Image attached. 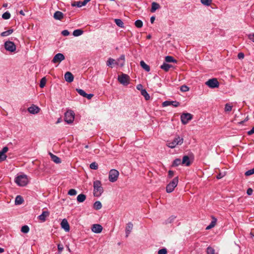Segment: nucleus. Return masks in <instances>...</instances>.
<instances>
[{
  "instance_id": "nucleus-1",
  "label": "nucleus",
  "mask_w": 254,
  "mask_h": 254,
  "mask_svg": "<svg viewBox=\"0 0 254 254\" xmlns=\"http://www.w3.org/2000/svg\"><path fill=\"white\" fill-rule=\"evenodd\" d=\"M15 183L19 186L24 187L29 183L28 176L25 174L18 175L15 178Z\"/></svg>"
},
{
  "instance_id": "nucleus-2",
  "label": "nucleus",
  "mask_w": 254,
  "mask_h": 254,
  "mask_svg": "<svg viewBox=\"0 0 254 254\" xmlns=\"http://www.w3.org/2000/svg\"><path fill=\"white\" fill-rule=\"evenodd\" d=\"M94 187V195L96 197L100 196L103 192V189L102 187L101 182L99 181H95L93 183Z\"/></svg>"
},
{
  "instance_id": "nucleus-3",
  "label": "nucleus",
  "mask_w": 254,
  "mask_h": 254,
  "mask_svg": "<svg viewBox=\"0 0 254 254\" xmlns=\"http://www.w3.org/2000/svg\"><path fill=\"white\" fill-rule=\"evenodd\" d=\"M183 143V138L177 136L172 141H168L167 146L171 148H174L178 145H181Z\"/></svg>"
},
{
  "instance_id": "nucleus-4",
  "label": "nucleus",
  "mask_w": 254,
  "mask_h": 254,
  "mask_svg": "<svg viewBox=\"0 0 254 254\" xmlns=\"http://www.w3.org/2000/svg\"><path fill=\"white\" fill-rule=\"evenodd\" d=\"M178 177H175L173 180L167 185L166 187V191L168 193L172 192L174 189L177 187L178 183Z\"/></svg>"
},
{
  "instance_id": "nucleus-5",
  "label": "nucleus",
  "mask_w": 254,
  "mask_h": 254,
  "mask_svg": "<svg viewBox=\"0 0 254 254\" xmlns=\"http://www.w3.org/2000/svg\"><path fill=\"white\" fill-rule=\"evenodd\" d=\"M119 172L116 169H112L109 172V180L111 182H116L119 177Z\"/></svg>"
},
{
  "instance_id": "nucleus-6",
  "label": "nucleus",
  "mask_w": 254,
  "mask_h": 254,
  "mask_svg": "<svg viewBox=\"0 0 254 254\" xmlns=\"http://www.w3.org/2000/svg\"><path fill=\"white\" fill-rule=\"evenodd\" d=\"M4 46L5 49L10 52H14L16 49L15 44L10 41H6L4 43Z\"/></svg>"
},
{
  "instance_id": "nucleus-7",
  "label": "nucleus",
  "mask_w": 254,
  "mask_h": 254,
  "mask_svg": "<svg viewBox=\"0 0 254 254\" xmlns=\"http://www.w3.org/2000/svg\"><path fill=\"white\" fill-rule=\"evenodd\" d=\"M74 119V113L72 111H67L64 114V121L68 124L73 122Z\"/></svg>"
},
{
  "instance_id": "nucleus-8",
  "label": "nucleus",
  "mask_w": 254,
  "mask_h": 254,
  "mask_svg": "<svg viewBox=\"0 0 254 254\" xmlns=\"http://www.w3.org/2000/svg\"><path fill=\"white\" fill-rule=\"evenodd\" d=\"M205 84L210 88H215L219 87V83L216 78H212L207 81Z\"/></svg>"
},
{
  "instance_id": "nucleus-9",
  "label": "nucleus",
  "mask_w": 254,
  "mask_h": 254,
  "mask_svg": "<svg viewBox=\"0 0 254 254\" xmlns=\"http://www.w3.org/2000/svg\"><path fill=\"white\" fill-rule=\"evenodd\" d=\"M119 81L124 85H127L129 83V76L124 73H122L121 75L118 76Z\"/></svg>"
},
{
  "instance_id": "nucleus-10",
  "label": "nucleus",
  "mask_w": 254,
  "mask_h": 254,
  "mask_svg": "<svg viewBox=\"0 0 254 254\" xmlns=\"http://www.w3.org/2000/svg\"><path fill=\"white\" fill-rule=\"evenodd\" d=\"M192 118V116L190 113H183L181 116V122L183 124L186 125Z\"/></svg>"
},
{
  "instance_id": "nucleus-11",
  "label": "nucleus",
  "mask_w": 254,
  "mask_h": 254,
  "mask_svg": "<svg viewBox=\"0 0 254 254\" xmlns=\"http://www.w3.org/2000/svg\"><path fill=\"white\" fill-rule=\"evenodd\" d=\"M65 59L64 56L62 53H58L56 54L53 58L52 62L56 63H60L62 61Z\"/></svg>"
},
{
  "instance_id": "nucleus-12",
  "label": "nucleus",
  "mask_w": 254,
  "mask_h": 254,
  "mask_svg": "<svg viewBox=\"0 0 254 254\" xmlns=\"http://www.w3.org/2000/svg\"><path fill=\"white\" fill-rule=\"evenodd\" d=\"M162 105L163 107H166L170 105H172L174 107H177L180 105V103L178 101H166L162 103Z\"/></svg>"
},
{
  "instance_id": "nucleus-13",
  "label": "nucleus",
  "mask_w": 254,
  "mask_h": 254,
  "mask_svg": "<svg viewBox=\"0 0 254 254\" xmlns=\"http://www.w3.org/2000/svg\"><path fill=\"white\" fill-rule=\"evenodd\" d=\"M91 230L94 233H100L102 232L103 227L100 224H93L92 226Z\"/></svg>"
},
{
  "instance_id": "nucleus-14",
  "label": "nucleus",
  "mask_w": 254,
  "mask_h": 254,
  "mask_svg": "<svg viewBox=\"0 0 254 254\" xmlns=\"http://www.w3.org/2000/svg\"><path fill=\"white\" fill-rule=\"evenodd\" d=\"M40 109L37 106L33 105L28 108V112L32 114H36L39 112Z\"/></svg>"
},
{
  "instance_id": "nucleus-15",
  "label": "nucleus",
  "mask_w": 254,
  "mask_h": 254,
  "mask_svg": "<svg viewBox=\"0 0 254 254\" xmlns=\"http://www.w3.org/2000/svg\"><path fill=\"white\" fill-rule=\"evenodd\" d=\"M61 227L65 231L68 232L70 230L69 225L66 219H64L61 223Z\"/></svg>"
},
{
  "instance_id": "nucleus-16",
  "label": "nucleus",
  "mask_w": 254,
  "mask_h": 254,
  "mask_svg": "<svg viewBox=\"0 0 254 254\" xmlns=\"http://www.w3.org/2000/svg\"><path fill=\"white\" fill-rule=\"evenodd\" d=\"M64 79L66 81L70 83L73 81L74 76L70 72L67 71L64 74Z\"/></svg>"
},
{
  "instance_id": "nucleus-17",
  "label": "nucleus",
  "mask_w": 254,
  "mask_h": 254,
  "mask_svg": "<svg viewBox=\"0 0 254 254\" xmlns=\"http://www.w3.org/2000/svg\"><path fill=\"white\" fill-rule=\"evenodd\" d=\"M125 63V56L124 55H122L120 56L119 58H118L116 61V64L120 65L121 66H123Z\"/></svg>"
},
{
  "instance_id": "nucleus-18",
  "label": "nucleus",
  "mask_w": 254,
  "mask_h": 254,
  "mask_svg": "<svg viewBox=\"0 0 254 254\" xmlns=\"http://www.w3.org/2000/svg\"><path fill=\"white\" fill-rule=\"evenodd\" d=\"M133 228V224L131 222H128L126 228V237H127Z\"/></svg>"
},
{
  "instance_id": "nucleus-19",
  "label": "nucleus",
  "mask_w": 254,
  "mask_h": 254,
  "mask_svg": "<svg viewBox=\"0 0 254 254\" xmlns=\"http://www.w3.org/2000/svg\"><path fill=\"white\" fill-rule=\"evenodd\" d=\"M54 18L56 20H61L64 18V14L60 11H57L54 14Z\"/></svg>"
},
{
  "instance_id": "nucleus-20",
  "label": "nucleus",
  "mask_w": 254,
  "mask_h": 254,
  "mask_svg": "<svg viewBox=\"0 0 254 254\" xmlns=\"http://www.w3.org/2000/svg\"><path fill=\"white\" fill-rule=\"evenodd\" d=\"M49 212L48 211H43L42 212V213L38 216V218H39V220L44 222L46 220V217L49 216Z\"/></svg>"
},
{
  "instance_id": "nucleus-21",
  "label": "nucleus",
  "mask_w": 254,
  "mask_h": 254,
  "mask_svg": "<svg viewBox=\"0 0 254 254\" xmlns=\"http://www.w3.org/2000/svg\"><path fill=\"white\" fill-rule=\"evenodd\" d=\"M182 164L183 165H185L187 166H189L190 164V158L188 156H184L183 158L182 161Z\"/></svg>"
},
{
  "instance_id": "nucleus-22",
  "label": "nucleus",
  "mask_w": 254,
  "mask_h": 254,
  "mask_svg": "<svg viewBox=\"0 0 254 254\" xmlns=\"http://www.w3.org/2000/svg\"><path fill=\"white\" fill-rule=\"evenodd\" d=\"M52 160L56 163H61V159L59 157L57 156L56 155H54L53 154L50 153H49Z\"/></svg>"
},
{
  "instance_id": "nucleus-23",
  "label": "nucleus",
  "mask_w": 254,
  "mask_h": 254,
  "mask_svg": "<svg viewBox=\"0 0 254 254\" xmlns=\"http://www.w3.org/2000/svg\"><path fill=\"white\" fill-rule=\"evenodd\" d=\"M160 8V5L155 2H153L151 4V12H154L157 9Z\"/></svg>"
},
{
  "instance_id": "nucleus-24",
  "label": "nucleus",
  "mask_w": 254,
  "mask_h": 254,
  "mask_svg": "<svg viewBox=\"0 0 254 254\" xmlns=\"http://www.w3.org/2000/svg\"><path fill=\"white\" fill-rule=\"evenodd\" d=\"M24 201V200L22 196L20 195H17L15 200V204L16 205L21 204Z\"/></svg>"
},
{
  "instance_id": "nucleus-25",
  "label": "nucleus",
  "mask_w": 254,
  "mask_h": 254,
  "mask_svg": "<svg viewBox=\"0 0 254 254\" xmlns=\"http://www.w3.org/2000/svg\"><path fill=\"white\" fill-rule=\"evenodd\" d=\"M86 196L84 194H80L77 197V201L78 202H83L86 199Z\"/></svg>"
},
{
  "instance_id": "nucleus-26",
  "label": "nucleus",
  "mask_w": 254,
  "mask_h": 254,
  "mask_svg": "<svg viewBox=\"0 0 254 254\" xmlns=\"http://www.w3.org/2000/svg\"><path fill=\"white\" fill-rule=\"evenodd\" d=\"M106 64L107 66L112 67L113 65L116 64V61L114 59L110 58L107 61Z\"/></svg>"
},
{
  "instance_id": "nucleus-27",
  "label": "nucleus",
  "mask_w": 254,
  "mask_h": 254,
  "mask_svg": "<svg viewBox=\"0 0 254 254\" xmlns=\"http://www.w3.org/2000/svg\"><path fill=\"white\" fill-rule=\"evenodd\" d=\"M141 66L146 71H149L150 70V67L147 64L145 63V62L143 61H141L140 63Z\"/></svg>"
},
{
  "instance_id": "nucleus-28",
  "label": "nucleus",
  "mask_w": 254,
  "mask_h": 254,
  "mask_svg": "<svg viewBox=\"0 0 254 254\" xmlns=\"http://www.w3.org/2000/svg\"><path fill=\"white\" fill-rule=\"evenodd\" d=\"M141 94L144 96L146 100H148L150 99V96L145 89H141Z\"/></svg>"
},
{
  "instance_id": "nucleus-29",
  "label": "nucleus",
  "mask_w": 254,
  "mask_h": 254,
  "mask_svg": "<svg viewBox=\"0 0 254 254\" xmlns=\"http://www.w3.org/2000/svg\"><path fill=\"white\" fill-rule=\"evenodd\" d=\"M172 66L168 64L164 63L161 66V68L165 71H168Z\"/></svg>"
},
{
  "instance_id": "nucleus-30",
  "label": "nucleus",
  "mask_w": 254,
  "mask_h": 254,
  "mask_svg": "<svg viewBox=\"0 0 254 254\" xmlns=\"http://www.w3.org/2000/svg\"><path fill=\"white\" fill-rule=\"evenodd\" d=\"M13 32V29H9L7 31L2 32L0 34V35L2 37H6V36H7L10 35L11 34H12Z\"/></svg>"
},
{
  "instance_id": "nucleus-31",
  "label": "nucleus",
  "mask_w": 254,
  "mask_h": 254,
  "mask_svg": "<svg viewBox=\"0 0 254 254\" xmlns=\"http://www.w3.org/2000/svg\"><path fill=\"white\" fill-rule=\"evenodd\" d=\"M93 206L96 210H99L102 208V205L100 201H97L94 202Z\"/></svg>"
},
{
  "instance_id": "nucleus-32",
  "label": "nucleus",
  "mask_w": 254,
  "mask_h": 254,
  "mask_svg": "<svg viewBox=\"0 0 254 254\" xmlns=\"http://www.w3.org/2000/svg\"><path fill=\"white\" fill-rule=\"evenodd\" d=\"M83 33V31L81 29H76L73 31V35L77 37L81 35Z\"/></svg>"
},
{
  "instance_id": "nucleus-33",
  "label": "nucleus",
  "mask_w": 254,
  "mask_h": 254,
  "mask_svg": "<svg viewBox=\"0 0 254 254\" xmlns=\"http://www.w3.org/2000/svg\"><path fill=\"white\" fill-rule=\"evenodd\" d=\"M165 61L168 63H176L177 62L173 57L169 56L165 57Z\"/></svg>"
},
{
  "instance_id": "nucleus-34",
  "label": "nucleus",
  "mask_w": 254,
  "mask_h": 254,
  "mask_svg": "<svg viewBox=\"0 0 254 254\" xmlns=\"http://www.w3.org/2000/svg\"><path fill=\"white\" fill-rule=\"evenodd\" d=\"M115 22L119 27L121 28H123L124 27V23L120 19H115Z\"/></svg>"
},
{
  "instance_id": "nucleus-35",
  "label": "nucleus",
  "mask_w": 254,
  "mask_h": 254,
  "mask_svg": "<svg viewBox=\"0 0 254 254\" xmlns=\"http://www.w3.org/2000/svg\"><path fill=\"white\" fill-rule=\"evenodd\" d=\"M21 231L23 233L26 234L29 231V228L27 225L23 226L21 227Z\"/></svg>"
},
{
  "instance_id": "nucleus-36",
  "label": "nucleus",
  "mask_w": 254,
  "mask_h": 254,
  "mask_svg": "<svg viewBox=\"0 0 254 254\" xmlns=\"http://www.w3.org/2000/svg\"><path fill=\"white\" fill-rule=\"evenodd\" d=\"M175 218H176V216L172 215V216H170L169 218H168L165 221V223L166 224L171 223L172 222H173L174 221Z\"/></svg>"
},
{
  "instance_id": "nucleus-37",
  "label": "nucleus",
  "mask_w": 254,
  "mask_h": 254,
  "mask_svg": "<svg viewBox=\"0 0 254 254\" xmlns=\"http://www.w3.org/2000/svg\"><path fill=\"white\" fill-rule=\"evenodd\" d=\"M216 219H214V220L212 221L211 223L208 226H207L206 229L209 230V229H210L214 227L215 226V225H216Z\"/></svg>"
},
{
  "instance_id": "nucleus-38",
  "label": "nucleus",
  "mask_w": 254,
  "mask_h": 254,
  "mask_svg": "<svg viewBox=\"0 0 254 254\" xmlns=\"http://www.w3.org/2000/svg\"><path fill=\"white\" fill-rule=\"evenodd\" d=\"M182 164V161L180 159L177 158L174 160L173 163V166H178Z\"/></svg>"
},
{
  "instance_id": "nucleus-39",
  "label": "nucleus",
  "mask_w": 254,
  "mask_h": 254,
  "mask_svg": "<svg viewBox=\"0 0 254 254\" xmlns=\"http://www.w3.org/2000/svg\"><path fill=\"white\" fill-rule=\"evenodd\" d=\"M135 25L137 28H141L143 26L142 21L140 20H137L135 22Z\"/></svg>"
},
{
  "instance_id": "nucleus-40",
  "label": "nucleus",
  "mask_w": 254,
  "mask_h": 254,
  "mask_svg": "<svg viewBox=\"0 0 254 254\" xmlns=\"http://www.w3.org/2000/svg\"><path fill=\"white\" fill-rule=\"evenodd\" d=\"M206 253L207 254H214L215 250L213 248L208 247L206 249Z\"/></svg>"
},
{
  "instance_id": "nucleus-41",
  "label": "nucleus",
  "mask_w": 254,
  "mask_h": 254,
  "mask_svg": "<svg viewBox=\"0 0 254 254\" xmlns=\"http://www.w3.org/2000/svg\"><path fill=\"white\" fill-rule=\"evenodd\" d=\"M72 6H76L78 7H80L82 6L85 5V4H83V1H75L74 3H73Z\"/></svg>"
},
{
  "instance_id": "nucleus-42",
  "label": "nucleus",
  "mask_w": 254,
  "mask_h": 254,
  "mask_svg": "<svg viewBox=\"0 0 254 254\" xmlns=\"http://www.w3.org/2000/svg\"><path fill=\"white\" fill-rule=\"evenodd\" d=\"M76 91L78 92V93L79 94H80L81 96H83V97H85L86 96V93H85V92L82 90V89H76Z\"/></svg>"
},
{
  "instance_id": "nucleus-43",
  "label": "nucleus",
  "mask_w": 254,
  "mask_h": 254,
  "mask_svg": "<svg viewBox=\"0 0 254 254\" xmlns=\"http://www.w3.org/2000/svg\"><path fill=\"white\" fill-rule=\"evenodd\" d=\"M2 17L4 19H8L10 17V14L9 12L6 11L2 15Z\"/></svg>"
},
{
  "instance_id": "nucleus-44",
  "label": "nucleus",
  "mask_w": 254,
  "mask_h": 254,
  "mask_svg": "<svg viewBox=\"0 0 254 254\" xmlns=\"http://www.w3.org/2000/svg\"><path fill=\"white\" fill-rule=\"evenodd\" d=\"M46 79L45 77H43L41 79L40 82V87L41 88H43L46 84Z\"/></svg>"
},
{
  "instance_id": "nucleus-45",
  "label": "nucleus",
  "mask_w": 254,
  "mask_h": 254,
  "mask_svg": "<svg viewBox=\"0 0 254 254\" xmlns=\"http://www.w3.org/2000/svg\"><path fill=\"white\" fill-rule=\"evenodd\" d=\"M232 106L229 104V103H227L226 105H225V111L226 112H230L232 110Z\"/></svg>"
},
{
  "instance_id": "nucleus-46",
  "label": "nucleus",
  "mask_w": 254,
  "mask_h": 254,
  "mask_svg": "<svg viewBox=\"0 0 254 254\" xmlns=\"http://www.w3.org/2000/svg\"><path fill=\"white\" fill-rule=\"evenodd\" d=\"M200 1L203 4L208 6L211 4L212 0H200Z\"/></svg>"
},
{
  "instance_id": "nucleus-47",
  "label": "nucleus",
  "mask_w": 254,
  "mask_h": 254,
  "mask_svg": "<svg viewBox=\"0 0 254 254\" xmlns=\"http://www.w3.org/2000/svg\"><path fill=\"white\" fill-rule=\"evenodd\" d=\"M77 194V191L75 189H70L68 191V194L69 195H75Z\"/></svg>"
},
{
  "instance_id": "nucleus-48",
  "label": "nucleus",
  "mask_w": 254,
  "mask_h": 254,
  "mask_svg": "<svg viewBox=\"0 0 254 254\" xmlns=\"http://www.w3.org/2000/svg\"><path fill=\"white\" fill-rule=\"evenodd\" d=\"M254 174V168L252 169H251V170H249L246 171L245 173V175L246 176H250Z\"/></svg>"
},
{
  "instance_id": "nucleus-49",
  "label": "nucleus",
  "mask_w": 254,
  "mask_h": 254,
  "mask_svg": "<svg viewBox=\"0 0 254 254\" xmlns=\"http://www.w3.org/2000/svg\"><path fill=\"white\" fill-rule=\"evenodd\" d=\"M90 168L92 169L96 170L98 169V164L96 162H93L90 165Z\"/></svg>"
},
{
  "instance_id": "nucleus-50",
  "label": "nucleus",
  "mask_w": 254,
  "mask_h": 254,
  "mask_svg": "<svg viewBox=\"0 0 254 254\" xmlns=\"http://www.w3.org/2000/svg\"><path fill=\"white\" fill-rule=\"evenodd\" d=\"M167 250L166 248H163L159 250L158 252V254H167Z\"/></svg>"
},
{
  "instance_id": "nucleus-51",
  "label": "nucleus",
  "mask_w": 254,
  "mask_h": 254,
  "mask_svg": "<svg viewBox=\"0 0 254 254\" xmlns=\"http://www.w3.org/2000/svg\"><path fill=\"white\" fill-rule=\"evenodd\" d=\"M180 90L182 92H187V91H189V88L186 85H182L180 87Z\"/></svg>"
},
{
  "instance_id": "nucleus-52",
  "label": "nucleus",
  "mask_w": 254,
  "mask_h": 254,
  "mask_svg": "<svg viewBox=\"0 0 254 254\" xmlns=\"http://www.w3.org/2000/svg\"><path fill=\"white\" fill-rule=\"evenodd\" d=\"M58 249L59 253H61L64 250V246L62 244H59L58 245Z\"/></svg>"
},
{
  "instance_id": "nucleus-53",
  "label": "nucleus",
  "mask_w": 254,
  "mask_h": 254,
  "mask_svg": "<svg viewBox=\"0 0 254 254\" xmlns=\"http://www.w3.org/2000/svg\"><path fill=\"white\" fill-rule=\"evenodd\" d=\"M8 148L7 147H4L1 150V151H0V152L1 153V154H2V155H5V153L8 151Z\"/></svg>"
},
{
  "instance_id": "nucleus-54",
  "label": "nucleus",
  "mask_w": 254,
  "mask_h": 254,
  "mask_svg": "<svg viewBox=\"0 0 254 254\" xmlns=\"http://www.w3.org/2000/svg\"><path fill=\"white\" fill-rule=\"evenodd\" d=\"M62 34L64 36H67L69 35V32L67 30H64L62 31Z\"/></svg>"
},
{
  "instance_id": "nucleus-55",
  "label": "nucleus",
  "mask_w": 254,
  "mask_h": 254,
  "mask_svg": "<svg viewBox=\"0 0 254 254\" xmlns=\"http://www.w3.org/2000/svg\"><path fill=\"white\" fill-rule=\"evenodd\" d=\"M248 36L250 40L254 42V33L250 34Z\"/></svg>"
},
{
  "instance_id": "nucleus-56",
  "label": "nucleus",
  "mask_w": 254,
  "mask_h": 254,
  "mask_svg": "<svg viewBox=\"0 0 254 254\" xmlns=\"http://www.w3.org/2000/svg\"><path fill=\"white\" fill-rule=\"evenodd\" d=\"M174 172L173 171L169 170L168 172V177L169 178H171L173 177Z\"/></svg>"
},
{
  "instance_id": "nucleus-57",
  "label": "nucleus",
  "mask_w": 254,
  "mask_h": 254,
  "mask_svg": "<svg viewBox=\"0 0 254 254\" xmlns=\"http://www.w3.org/2000/svg\"><path fill=\"white\" fill-rule=\"evenodd\" d=\"M253 190L251 188H249L248 190H247V193L249 195H251L253 193Z\"/></svg>"
},
{
  "instance_id": "nucleus-58",
  "label": "nucleus",
  "mask_w": 254,
  "mask_h": 254,
  "mask_svg": "<svg viewBox=\"0 0 254 254\" xmlns=\"http://www.w3.org/2000/svg\"><path fill=\"white\" fill-rule=\"evenodd\" d=\"M238 58L239 59H243L244 58V54L243 53H239L238 55Z\"/></svg>"
},
{
  "instance_id": "nucleus-59",
  "label": "nucleus",
  "mask_w": 254,
  "mask_h": 254,
  "mask_svg": "<svg viewBox=\"0 0 254 254\" xmlns=\"http://www.w3.org/2000/svg\"><path fill=\"white\" fill-rule=\"evenodd\" d=\"M254 133V127L248 132V135H252Z\"/></svg>"
},
{
  "instance_id": "nucleus-60",
  "label": "nucleus",
  "mask_w": 254,
  "mask_h": 254,
  "mask_svg": "<svg viewBox=\"0 0 254 254\" xmlns=\"http://www.w3.org/2000/svg\"><path fill=\"white\" fill-rule=\"evenodd\" d=\"M93 96V94H88L86 93V95L84 97L87 98L88 99H90Z\"/></svg>"
},
{
  "instance_id": "nucleus-61",
  "label": "nucleus",
  "mask_w": 254,
  "mask_h": 254,
  "mask_svg": "<svg viewBox=\"0 0 254 254\" xmlns=\"http://www.w3.org/2000/svg\"><path fill=\"white\" fill-rule=\"evenodd\" d=\"M155 20V17L152 16L150 18V22L151 23H153Z\"/></svg>"
},
{
  "instance_id": "nucleus-62",
  "label": "nucleus",
  "mask_w": 254,
  "mask_h": 254,
  "mask_svg": "<svg viewBox=\"0 0 254 254\" xmlns=\"http://www.w3.org/2000/svg\"><path fill=\"white\" fill-rule=\"evenodd\" d=\"M142 86L141 84H138L136 86V88L138 89V90H140V89L142 88Z\"/></svg>"
},
{
  "instance_id": "nucleus-63",
  "label": "nucleus",
  "mask_w": 254,
  "mask_h": 254,
  "mask_svg": "<svg viewBox=\"0 0 254 254\" xmlns=\"http://www.w3.org/2000/svg\"><path fill=\"white\" fill-rule=\"evenodd\" d=\"M91 0H84L83 1V4H86V3L87 2H88L89 1H90Z\"/></svg>"
},
{
  "instance_id": "nucleus-64",
  "label": "nucleus",
  "mask_w": 254,
  "mask_h": 254,
  "mask_svg": "<svg viewBox=\"0 0 254 254\" xmlns=\"http://www.w3.org/2000/svg\"><path fill=\"white\" fill-rule=\"evenodd\" d=\"M250 234L252 236V237H254V232H251Z\"/></svg>"
}]
</instances>
